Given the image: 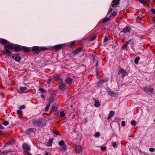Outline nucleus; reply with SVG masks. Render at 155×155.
<instances>
[{
    "mask_svg": "<svg viewBox=\"0 0 155 155\" xmlns=\"http://www.w3.org/2000/svg\"><path fill=\"white\" fill-rule=\"evenodd\" d=\"M100 136V134L99 132H96L94 134V136L95 137H99Z\"/></svg>",
    "mask_w": 155,
    "mask_h": 155,
    "instance_id": "obj_36",
    "label": "nucleus"
},
{
    "mask_svg": "<svg viewBox=\"0 0 155 155\" xmlns=\"http://www.w3.org/2000/svg\"><path fill=\"white\" fill-rule=\"evenodd\" d=\"M121 125L123 127L125 126V122L124 121H123L121 122Z\"/></svg>",
    "mask_w": 155,
    "mask_h": 155,
    "instance_id": "obj_51",
    "label": "nucleus"
},
{
    "mask_svg": "<svg viewBox=\"0 0 155 155\" xmlns=\"http://www.w3.org/2000/svg\"><path fill=\"white\" fill-rule=\"evenodd\" d=\"M96 74H97V78H98V75L99 74V72L98 71V68H97L96 69Z\"/></svg>",
    "mask_w": 155,
    "mask_h": 155,
    "instance_id": "obj_47",
    "label": "nucleus"
},
{
    "mask_svg": "<svg viewBox=\"0 0 155 155\" xmlns=\"http://www.w3.org/2000/svg\"><path fill=\"white\" fill-rule=\"evenodd\" d=\"M1 95L3 96L4 95V94L3 92H1Z\"/></svg>",
    "mask_w": 155,
    "mask_h": 155,
    "instance_id": "obj_60",
    "label": "nucleus"
},
{
    "mask_svg": "<svg viewBox=\"0 0 155 155\" xmlns=\"http://www.w3.org/2000/svg\"><path fill=\"white\" fill-rule=\"evenodd\" d=\"M124 41V39H123L122 41V42H123Z\"/></svg>",
    "mask_w": 155,
    "mask_h": 155,
    "instance_id": "obj_63",
    "label": "nucleus"
},
{
    "mask_svg": "<svg viewBox=\"0 0 155 155\" xmlns=\"http://www.w3.org/2000/svg\"><path fill=\"white\" fill-rule=\"evenodd\" d=\"M112 146L114 147H117V143L115 142H114L112 143Z\"/></svg>",
    "mask_w": 155,
    "mask_h": 155,
    "instance_id": "obj_40",
    "label": "nucleus"
},
{
    "mask_svg": "<svg viewBox=\"0 0 155 155\" xmlns=\"http://www.w3.org/2000/svg\"><path fill=\"white\" fill-rule=\"evenodd\" d=\"M0 43L6 45L7 43V41L5 39H2L0 40Z\"/></svg>",
    "mask_w": 155,
    "mask_h": 155,
    "instance_id": "obj_22",
    "label": "nucleus"
},
{
    "mask_svg": "<svg viewBox=\"0 0 155 155\" xmlns=\"http://www.w3.org/2000/svg\"><path fill=\"white\" fill-rule=\"evenodd\" d=\"M64 113L63 111H61L60 113V116L61 117H63L64 116Z\"/></svg>",
    "mask_w": 155,
    "mask_h": 155,
    "instance_id": "obj_43",
    "label": "nucleus"
},
{
    "mask_svg": "<svg viewBox=\"0 0 155 155\" xmlns=\"http://www.w3.org/2000/svg\"><path fill=\"white\" fill-rule=\"evenodd\" d=\"M4 127L2 125L0 124V129H3Z\"/></svg>",
    "mask_w": 155,
    "mask_h": 155,
    "instance_id": "obj_53",
    "label": "nucleus"
},
{
    "mask_svg": "<svg viewBox=\"0 0 155 155\" xmlns=\"http://www.w3.org/2000/svg\"><path fill=\"white\" fill-rule=\"evenodd\" d=\"M72 79L70 78H68V84H71L72 83Z\"/></svg>",
    "mask_w": 155,
    "mask_h": 155,
    "instance_id": "obj_44",
    "label": "nucleus"
},
{
    "mask_svg": "<svg viewBox=\"0 0 155 155\" xmlns=\"http://www.w3.org/2000/svg\"><path fill=\"white\" fill-rule=\"evenodd\" d=\"M63 46V45H58L54 46L53 48L55 50L58 51L60 50Z\"/></svg>",
    "mask_w": 155,
    "mask_h": 155,
    "instance_id": "obj_15",
    "label": "nucleus"
},
{
    "mask_svg": "<svg viewBox=\"0 0 155 155\" xmlns=\"http://www.w3.org/2000/svg\"><path fill=\"white\" fill-rule=\"evenodd\" d=\"M53 133L57 135H61V134L59 131L56 130H54L53 131Z\"/></svg>",
    "mask_w": 155,
    "mask_h": 155,
    "instance_id": "obj_32",
    "label": "nucleus"
},
{
    "mask_svg": "<svg viewBox=\"0 0 155 155\" xmlns=\"http://www.w3.org/2000/svg\"><path fill=\"white\" fill-rule=\"evenodd\" d=\"M21 46L14 45L13 50L15 52H19L21 50Z\"/></svg>",
    "mask_w": 155,
    "mask_h": 155,
    "instance_id": "obj_11",
    "label": "nucleus"
},
{
    "mask_svg": "<svg viewBox=\"0 0 155 155\" xmlns=\"http://www.w3.org/2000/svg\"><path fill=\"white\" fill-rule=\"evenodd\" d=\"M120 0H113L112 2V5L113 8L116 7L119 3Z\"/></svg>",
    "mask_w": 155,
    "mask_h": 155,
    "instance_id": "obj_13",
    "label": "nucleus"
},
{
    "mask_svg": "<svg viewBox=\"0 0 155 155\" xmlns=\"http://www.w3.org/2000/svg\"><path fill=\"white\" fill-rule=\"evenodd\" d=\"M36 124L38 126L40 127H42L46 125L45 121L42 118L38 120L37 121Z\"/></svg>",
    "mask_w": 155,
    "mask_h": 155,
    "instance_id": "obj_4",
    "label": "nucleus"
},
{
    "mask_svg": "<svg viewBox=\"0 0 155 155\" xmlns=\"http://www.w3.org/2000/svg\"><path fill=\"white\" fill-rule=\"evenodd\" d=\"M117 15V13L116 12H113L111 14V16H114Z\"/></svg>",
    "mask_w": 155,
    "mask_h": 155,
    "instance_id": "obj_41",
    "label": "nucleus"
},
{
    "mask_svg": "<svg viewBox=\"0 0 155 155\" xmlns=\"http://www.w3.org/2000/svg\"><path fill=\"white\" fill-rule=\"evenodd\" d=\"M21 50L24 51L25 52H28L30 51V49L28 47L21 46Z\"/></svg>",
    "mask_w": 155,
    "mask_h": 155,
    "instance_id": "obj_16",
    "label": "nucleus"
},
{
    "mask_svg": "<svg viewBox=\"0 0 155 155\" xmlns=\"http://www.w3.org/2000/svg\"><path fill=\"white\" fill-rule=\"evenodd\" d=\"M58 144L59 145L61 146L60 149L61 151H65L67 149L66 145L64 140H61L58 142Z\"/></svg>",
    "mask_w": 155,
    "mask_h": 155,
    "instance_id": "obj_2",
    "label": "nucleus"
},
{
    "mask_svg": "<svg viewBox=\"0 0 155 155\" xmlns=\"http://www.w3.org/2000/svg\"><path fill=\"white\" fill-rule=\"evenodd\" d=\"M107 92V94L109 96L113 95L115 94V92L111 91H108Z\"/></svg>",
    "mask_w": 155,
    "mask_h": 155,
    "instance_id": "obj_26",
    "label": "nucleus"
},
{
    "mask_svg": "<svg viewBox=\"0 0 155 155\" xmlns=\"http://www.w3.org/2000/svg\"><path fill=\"white\" fill-rule=\"evenodd\" d=\"M54 78L55 81H56L59 84H61L63 83V80L62 78L58 75H56L54 77Z\"/></svg>",
    "mask_w": 155,
    "mask_h": 155,
    "instance_id": "obj_7",
    "label": "nucleus"
},
{
    "mask_svg": "<svg viewBox=\"0 0 155 155\" xmlns=\"http://www.w3.org/2000/svg\"><path fill=\"white\" fill-rule=\"evenodd\" d=\"M155 150L154 148H150L149 149V151L151 152H154Z\"/></svg>",
    "mask_w": 155,
    "mask_h": 155,
    "instance_id": "obj_50",
    "label": "nucleus"
},
{
    "mask_svg": "<svg viewBox=\"0 0 155 155\" xmlns=\"http://www.w3.org/2000/svg\"><path fill=\"white\" fill-rule=\"evenodd\" d=\"M28 89L26 87H19V90L21 91H24L27 90Z\"/></svg>",
    "mask_w": 155,
    "mask_h": 155,
    "instance_id": "obj_30",
    "label": "nucleus"
},
{
    "mask_svg": "<svg viewBox=\"0 0 155 155\" xmlns=\"http://www.w3.org/2000/svg\"><path fill=\"white\" fill-rule=\"evenodd\" d=\"M11 151L10 150H4V151H3L2 152V153L4 155H7V153H8L9 152H11Z\"/></svg>",
    "mask_w": 155,
    "mask_h": 155,
    "instance_id": "obj_33",
    "label": "nucleus"
},
{
    "mask_svg": "<svg viewBox=\"0 0 155 155\" xmlns=\"http://www.w3.org/2000/svg\"><path fill=\"white\" fill-rule=\"evenodd\" d=\"M3 133V131L1 130H0V135H1Z\"/></svg>",
    "mask_w": 155,
    "mask_h": 155,
    "instance_id": "obj_59",
    "label": "nucleus"
},
{
    "mask_svg": "<svg viewBox=\"0 0 155 155\" xmlns=\"http://www.w3.org/2000/svg\"><path fill=\"white\" fill-rule=\"evenodd\" d=\"M110 20V18L107 17L104 18L103 20L102 21V23H105L107 21H109Z\"/></svg>",
    "mask_w": 155,
    "mask_h": 155,
    "instance_id": "obj_23",
    "label": "nucleus"
},
{
    "mask_svg": "<svg viewBox=\"0 0 155 155\" xmlns=\"http://www.w3.org/2000/svg\"><path fill=\"white\" fill-rule=\"evenodd\" d=\"M52 81V79L51 78H49L47 81V83L48 84H50Z\"/></svg>",
    "mask_w": 155,
    "mask_h": 155,
    "instance_id": "obj_42",
    "label": "nucleus"
},
{
    "mask_svg": "<svg viewBox=\"0 0 155 155\" xmlns=\"http://www.w3.org/2000/svg\"><path fill=\"white\" fill-rule=\"evenodd\" d=\"M22 148L25 151H29L31 150L30 146L27 143H24Z\"/></svg>",
    "mask_w": 155,
    "mask_h": 155,
    "instance_id": "obj_6",
    "label": "nucleus"
},
{
    "mask_svg": "<svg viewBox=\"0 0 155 155\" xmlns=\"http://www.w3.org/2000/svg\"><path fill=\"white\" fill-rule=\"evenodd\" d=\"M66 82L67 83H68V78H66Z\"/></svg>",
    "mask_w": 155,
    "mask_h": 155,
    "instance_id": "obj_61",
    "label": "nucleus"
},
{
    "mask_svg": "<svg viewBox=\"0 0 155 155\" xmlns=\"http://www.w3.org/2000/svg\"><path fill=\"white\" fill-rule=\"evenodd\" d=\"M114 111H110L108 114L107 119L108 120L110 119L114 116Z\"/></svg>",
    "mask_w": 155,
    "mask_h": 155,
    "instance_id": "obj_17",
    "label": "nucleus"
},
{
    "mask_svg": "<svg viewBox=\"0 0 155 155\" xmlns=\"http://www.w3.org/2000/svg\"><path fill=\"white\" fill-rule=\"evenodd\" d=\"M128 44H130L132 45H133L134 44V40L133 39H130L127 42Z\"/></svg>",
    "mask_w": 155,
    "mask_h": 155,
    "instance_id": "obj_28",
    "label": "nucleus"
},
{
    "mask_svg": "<svg viewBox=\"0 0 155 155\" xmlns=\"http://www.w3.org/2000/svg\"><path fill=\"white\" fill-rule=\"evenodd\" d=\"M47 49L45 47L34 46L32 48V51H36L37 52H40L41 51H45Z\"/></svg>",
    "mask_w": 155,
    "mask_h": 155,
    "instance_id": "obj_3",
    "label": "nucleus"
},
{
    "mask_svg": "<svg viewBox=\"0 0 155 155\" xmlns=\"http://www.w3.org/2000/svg\"><path fill=\"white\" fill-rule=\"evenodd\" d=\"M140 59V58L138 56L134 60V63L136 64H138L139 63V60Z\"/></svg>",
    "mask_w": 155,
    "mask_h": 155,
    "instance_id": "obj_27",
    "label": "nucleus"
},
{
    "mask_svg": "<svg viewBox=\"0 0 155 155\" xmlns=\"http://www.w3.org/2000/svg\"><path fill=\"white\" fill-rule=\"evenodd\" d=\"M131 29V28L130 26H126L125 28L122 30L121 31V32H123L125 33L128 32L130 31Z\"/></svg>",
    "mask_w": 155,
    "mask_h": 155,
    "instance_id": "obj_12",
    "label": "nucleus"
},
{
    "mask_svg": "<svg viewBox=\"0 0 155 155\" xmlns=\"http://www.w3.org/2000/svg\"><path fill=\"white\" fill-rule=\"evenodd\" d=\"M141 89L146 93L149 92L151 93H153L154 91V89L153 88H149L147 87H142Z\"/></svg>",
    "mask_w": 155,
    "mask_h": 155,
    "instance_id": "obj_5",
    "label": "nucleus"
},
{
    "mask_svg": "<svg viewBox=\"0 0 155 155\" xmlns=\"http://www.w3.org/2000/svg\"><path fill=\"white\" fill-rule=\"evenodd\" d=\"M21 59V58L20 56L18 55L15 58V60L18 62H19Z\"/></svg>",
    "mask_w": 155,
    "mask_h": 155,
    "instance_id": "obj_21",
    "label": "nucleus"
},
{
    "mask_svg": "<svg viewBox=\"0 0 155 155\" xmlns=\"http://www.w3.org/2000/svg\"><path fill=\"white\" fill-rule=\"evenodd\" d=\"M27 153H28V155H32V154H31V153L28 152H27Z\"/></svg>",
    "mask_w": 155,
    "mask_h": 155,
    "instance_id": "obj_57",
    "label": "nucleus"
},
{
    "mask_svg": "<svg viewBox=\"0 0 155 155\" xmlns=\"http://www.w3.org/2000/svg\"><path fill=\"white\" fill-rule=\"evenodd\" d=\"M42 98H45V96L44 95H42L41 96Z\"/></svg>",
    "mask_w": 155,
    "mask_h": 155,
    "instance_id": "obj_58",
    "label": "nucleus"
},
{
    "mask_svg": "<svg viewBox=\"0 0 155 155\" xmlns=\"http://www.w3.org/2000/svg\"><path fill=\"white\" fill-rule=\"evenodd\" d=\"M113 9V8H112L111 7L108 11V13H110L111 12H112V11Z\"/></svg>",
    "mask_w": 155,
    "mask_h": 155,
    "instance_id": "obj_55",
    "label": "nucleus"
},
{
    "mask_svg": "<svg viewBox=\"0 0 155 155\" xmlns=\"http://www.w3.org/2000/svg\"><path fill=\"white\" fill-rule=\"evenodd\" d=\"M35 130V128H30L27 131V133L28 134H29L30 133V132L34 131Z\"/></svg>",
    "mask_w": 155,
    "mask_h": 155,
    "instance_id": "obj_29",
    "label": "nucleus"
},
{
    "mask_svg": "<svg viewBox=\"0 0 155 155\" xmlns=\"http://www.w3.org/2000/svg\"><path fill=\"white\" fill-rule=\"evenodd\" d=\"M153 22V23H155V16H154L152 18Z\"/></svg>",
    "mask_w": 155,
    "mask_h": 155,
    "instance_id": "obj_56",
    "label": "nucleus"
},
{
    "mask_svg": "<svg viewBox=\"0 0 155 155\" xmlns=\"http://www.w3.org/2000/svg\"><path fill=\"white\" fill-rule=\"evenodd\" d=\"M109 80L108 78H106L104 79H102L97 82V84L98 86L104 83L107 82Z\"/></svg>",
    "mask_w": 155,
    "mask_h": 155,
    "instance_id": "obj_9",
    "label": "nucleus"
},
{
    "mask_svg": "<svg viewBox=\"0 0 155 155\" xmlns=\"http://www.w3.org/2000/svg\"><path fill=\"white\" fill-rule=\"evenodd\" d=\"M75 150L78 153L81 152L82 150V146L80 145H77L76 147Z\"/></svg>",
    "mask_w": 155,
    "mask_h": 155,
    "instance_id": "obj_14",
    "label": "nucleus"
},
{
    "mask_svg": "<svg viewBox=\"0 0 155 155\" xmlns=\"http://www.w3.org/2000/svg\"><path fill=\"white\" fill-rule=\"evenodd\" d=\"M83 50V48L82 47L78 48L75 51H73L72 52V54L75 55L77 54L78 53L80 52L81 51Z\"/></svg>",
    "mask_w": 155,
    "mask_h": 155,
    "instance_id": "obj_10",
    "label": "nucleus"
},
{
    "mask_svg": "<svg viewBox=\"0 0 155 155\" xmlns=\"http://www.w3.org/2000/svg\"><path fill=\"white\" fill-rule=\"evenodd\" d=\"M101 150L102 151H105L106 150V147L105 146L102 147L101 148Z\"/></svg>",
    "mask_w": 155,
    "mask_h": 155,
    "instance_id": "obj_48",
    "label": "nucleus"
},
{
    "mask_svg": "<svg viewBox=\"0 0 155 155\" xmlns=\"http://www.w3.org/2000/svg\"><path fill=\"white\" fill-rule=\"evenodd\" d=\"M140 2L143 4H145L146 3V2L144 0H140Z\"/></svg>",
    "mask_w": 155,
    "mask_h": 155,
    "instance_id": "obj_46",
    "label": "nucleus"
},
{
    "mask_svg": "<svg viewBox=\"0 0 155 155\" xmlns=\"http://www.w3.org/2000/svg\"><path fill=\"white\" fill-rule=\"evenodd\" d=\"M25 105H22L20 106L19 107V108L20 109H25Z\"/></svg>",
    "mask_w": 155,
    "mask_h": 155,
    "instance_id": "obj_45",
    "label": "nucleus"
},
{
    "mask_svg": "<svg viewBox=\"0 0 155 155\" xmlns=\"http://www.w3.org/2000/svg\"><path fill=\"white\" fill-rule=\"evenodd\" d=\"M131 124L133 126H135L137 124V122L135 120H134L131 121Z\"/></svg>",
    "mask_w": 155,
    "mask_h": 155,
    "instance_id": "obj_34",
    "label": "nucleus"
},
{
    "mask_svg": "<svg viewBox=\"0 0 155 155\" xmlns=\"http://www.w3.org/2000/svg\"><path fill=\"white\" fill-rule=\"evenodd\" d=\"M118 74H122V77L124 78L125 76L127 74L126 71L123 68H120L118 70Z\"/></svg>",
    "mask_w": 155,
    "mask_h": 155,
    "instance_id": "obj_8",
    "label": "nucleus"
},
{
    "mask_svg": "<svg viewBox=\"0 0 155 155\" xmlns=\"http://www.w3.org/2000/svg\"><path fill=\"white\" fill-rule=\"evenodd\" d=\"M52 141H53V140L52 139H50L49 140L48 142V143H50V144H49L48 146H52Z\"/></svg>",
    "mask_w": 155,
    "mask_h": 155,
    "instance_id": "obj_35",
    "label": "nucleus"
},
{
    "mask_svg": "<svg viewBox=\"0 0 155 155\" xmlns=\"http://www.w3.org/2000/svg\"><path fill=\"white\" fill-rule=\"evenodd\" d=\"M75 43V42L74 41H73L70 42L69 43V44L70 45V46L71 48H73L74 46Z\"/></svg>",
    "mask_w": 155,
    "mask_h": 155,
    "instance_id": "obj_31",
    "label": "nucleus"
},
{
    "mask_svg": "<svg viewBox=\"0 0 155 155\" xmlns=\"http://www.w3.org/2000/svg\"><path fill=\"white\" fill-rule=\"evenodd\" d=\"M38 91L44 93L45 92V90L44 89L42 88H40L38 89Z\"/></svg>",
    "mask_w": 155,
    "mask_h": 155,
    "instance_id": "obj_38",
    "label": "nucleus"
},
{
    "mask_svg": "<svg viewBox=\"0 0 155 155\" xmlns=\"http://www.w3.org/2000/svg\"><path fill=\"white\" fill-rule=\"evenodd\" d=\"M109 40V39L107 37L105 36L104 40V45H106L107 44L106 42L108 41Z\"/></svg>",
    "mask_w": 155,
    "mask_h": 155,
    "instance_id": "obj_24",
    "label": "nucleus"
},
{
    "mask_svg": "<svg viewBox=\"0 0 155 155\" xmlns=\"http://www.w3.org/2000/svg\"><path fill=\"white\" fill-rule=\"evenodd\" d=\"M22 113V111L21 110H18L17 111V113L18 115H19Z\"/></svg>",
    "mask_w": 155,
    "mask_h": 155,
    "instance_id": "obj_49",
    "label": "nucleus"
},
{
    "mask_svg": "<svg viewBox=\"0 0 155 155\" xmlns=\"http://www.w3.org/2000/svg\"><path fill=\"white\" fill-rule=\"evenodd\" d=\"M14 45L8 44L5 45L4 48V52L5 54L9 56L11 55L12 53L10 50H13Z\"/></svg>",
    "mask_w": 155,
    "mask_h": 155,
    "instance_id": "obj_1",
    "label": "nucleus"
},
{
    "mask_svg": "<svg viewBox=\"0 0 155 155\" xmlns=\"http://www.w3.org/2000/svg\"><path fill=\"white\" fill-rule=\"evenodd\" d=\"M96 35H94L92 36L90 38V40L91 41H92L94 40L96 38Z\"/></svg>",
    "mask_w": 155,
    "mask_h": 155,
    "instance_id": "obj_37",
    "label": "nucleus"
},
{
    "mask_svg": "<svg viewBox=\"0 0 155 155\" xmlns=\"http://www.w3.org/2000/svg\"><path fill=\"white\" fill-rule=\"evenodd\" d=\"M50 102H49L48 103L47 105L46 106L45 108V112H47L50 107Z\"/></svg>",
    "mask_w": 155,
    "mask_h": 155,
    "instance_id": "obj_20",
    "label": "nucleus"
},
{
    "mask_svg": "<svg viewBox=\"0 0 155 155\" xmlns=\"http://www.w3.org/2000/svg\"><path fill=\"white\" fill-rule=\"evenodd\" d=\"M128 44L126 42L121 47V49L122 50H124L127 47V45Z\"/></svg>",
    "mask_w": 155,
    "mask_h": 155,
    "instance_id": "obj_25",
    "label": "nucleus"
},
{
    "mask_svg": "<svg viewBox=\"0 0 155 155\" xmlns=\"http://www.w3.org/2000/svg\"><path fill=\"white\" fill-rule=\"evenodd\" d=\"M45 155H48V152H45Z\"/></svg>",
    "mask_w": 155,
    "mask_h": 155,
    "instance_id": "obj_62",
    "label": "nucleus"
},
{
    "mask_svg": "<svg viewBox=\"0 0 155 155\" xmlns=\"http://www.w3.org/2000/svg\"><path fill=\"white\" fill-rule=\"evenodd\" d=\"M146 3L147 4H150V0H147L146 1Z\"/></svg>",
    "mask_w": 155,
    "mask_h": 155,
    "instance_id": "obj_54",
    "label": "nucleus"
},
{
    "mask_svg": "<svg viewBox=\"0 0 155 155\" xmlns=\"http://www.w3.org/2000/svg\"><path fill=\"white\" fill-rule=\"evenodd\" d=\"M154 123H155V119L154 120Z\"/></svg>",
    "mask_w": 155,
    "mask_h": 155,
    "instance_id": "obj_64",
    "label": "nucleus"
},
{
    "mask_svg": "<svg viewBox=\"0 0 155 155\" xmlns=\"http://www.w3.org/2000/svg\"><path fill=\"white\" fill-rule=\"evenodd\" d=\"M100 103L99 100H95V103H94V106L96 107H98L100 106Z\"/></svg>",
    "mask_w": 155,
    "mask_h": 155,
    "instance_id": "obj_19",
    "label": "nucleus"
},
{
    "mask_svg": "<svg viewBox=\"0 0 155 155\" xmlns=\"http://www.w3.org/2000/svg\"><path fill=\"white\" fill-rule=\"evenodd\" d=\"M9 124V122L8 121H4L3 123V125L5 126H7Z\"/></svg>",
    "mask_w": 155,
    "mask_h": 155,
    "instance_id": "obj_39",
    "label": "nucleus"
},
{
    "mask_svg": "<svg viewBox=\"0 0 155 155\" xmlns=\"http://www.w3.org/2000/svg\"><path fill=\"white\" fill-rule=\"evenodd\" d=\"M59 86L60 88L62 90H64L66 89V87L62 83Z\"/></svg>",
    "mask_w": 155,
    "mask_h": 155,
    "instance_id": "obj_18",
    "label": "nucleus"
},
{
    "mask_svg": "<svg viewBox=\"0 0 155 155\" xmlns=\"http://www.w3.org/2000/svg\"><path fill=\"white\" fill-rule=\"evenodd\" d=\"M151 12L153 13V14H155V9H152L151 10Z\"/></svg>",
    "mask_w": 155,
    "mask_h": 155,
    "instance_id": "obj_52",
    "label": "nucleus"
}]
</instances>
